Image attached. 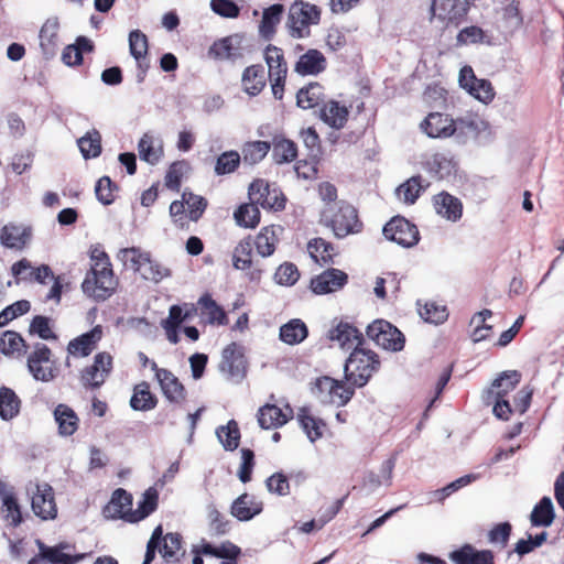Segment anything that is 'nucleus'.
Listing matches in <instances>:
<instances>
[{
  "mask_svg": "<svg viewBox=\"0 0 564 564\" xmlns=\"http://www.w3.org/2000/svg\"><path fill=\"white\" fill-rule=\"evenodd\" d=\"M383 235L404 248H411L420 241V231L413 223L403 216L392 217L383 227Z\"/></svg>",
  "mask_w": 564,
  "mask_h": 564,
  "instance_id": "obj_11",
  "label": "nucleus"
},
{
  "mask_svg": "<svg viewBox=\"0 0 564 564\" xmlns=\"http://www.w3.org/2000/svg\"><path fill=\"white\" fill-rule=\"evenodd\" d=\"M202 314L207 316L209 324L227 325L228 316L225 310L219 306L212 297L210 294L206 293L198 300Z\"/></svg>",
  "mask_w": 564,
  "mask_h": 564,
  "instance_id": "obj_48",
  "label": "nucleus"
},
{
  "mask_svg": "<svg viewBox=\"0 0 564 564\" xmlns=\"http://www.w3.org/2000/svg\"><path fill=\"white\" fill-rule=\"evenodd\" d=\"M419 313L425 322L432 324H441L448 317L446 306L437 304L436 302H426L419 308Z\"/></svg>",
  "mask_w": 564,
  "mask_h": 564,
  "instance_id": "obj_63",
  "label": "nucleus"
},
{
  "mask_svg": "<svg viewBox=\"0 0 564 564\" xmlns=\"http://www.w3.org/2000/svg\"><path fill=\"white\" fill-rule=\"evenodd\" d=\"M521 375L517 370L505 371L496 379L491 388L487 391L486 401L490 402L491 398L507 399L508 394L516 389L520 382Z\"/></svg>",
  "mask_w": 564,
  "mask_h": 564,
  "instance_id": "obj_35",
  "label": "nucleus"
},
{
  "mask_svg": "<svg viewBox=\"0 0 564 564\" xmlns=\"http://www.w3.org/2000/svg\"><path fill=\"white\" fill-rule=\"evenodd\" d=\"M151 369L155 372L161 390L169 401L181 403L185 400L186 390L172 371L159 368L155 361L151 362Z\"/></svg>",
  "mask_w": 564,
  "mask_h": 564,
  "instance_id": "obj_17",
  "label": "nucleus"
},
{
  "mask_svg": "<svg viewBox=\"0 0 564 564\" xmlns=\"http://www.w3.org/2000/svg\"><path fill=\"white\" fill-rule=\"evenodd\" d=\"M147 254L148 252L142 251L140 248L131 247L121 249L118 253V258L123 262L124 265L139 273Z\"/></svg>",
  "mask_w": 564,
  "mask_h": 564,
  "instance_id": "obj_64",
  "label": "nucleus"
},
{
  "mask_svg": "<svg viewBox=\"0 0 564 564\" xmlns=\"http://www.w3.org/2000/svg\"><path fill=\"white\" fill-rule=\"evenodd\" d=\"M319 224L330 229L337 239L360 234L364 229L358 209L344 199L324 206L319 213Z\"/></svg>",
  "mask_w": 564,
  "mask_h": 564,
  "instance_id": "obj_2",
  "label": "nucleus"
},
{
  "mask_svg": "<svg viewBox=\"0 0 564 564\" xmlns=\"http://www.w3.org/2000/svg\"><path fill=\"white\" fill-rule=\"evenodd\" d=\"M491 316L492 312L485 308L471 317L469 326L471 327L470 338L474 343H479L491 337L492 326L486 323Z\"/></svg>",
  "mask_w": 564,
  "mask_h": 564,
  "instance_id": "obj_44",
  "label": "nucleus"
},
{
  "mask_svg": "<svg viewBox=\"0 0 564 564\" xmlns=\"http://www.w3.org/2000/svg\"><path fill=\"white\" fill-rule=\"evenodd\" d=\"M219 370L227 379L239 382L247 372V361L243 348L237 343H230L221 352Z\"/></svg>",
  "mask_w": 564,
  "mask_h": 564,
  "instance_id": "obj_14",
  "label": "nucleus"
},
{
  "mask_svg": "<svg viewBox=\"0 0 564 564\" xmlns=\"http://www.w3.org/2000/svg\"><path fill=\"white\" fill-rule=\"evenodd\" d=\"M264 59L268 65V76L271 82L273 96L281 100L288 76V63L282 48L269 44L264 50Z\"/></svg>",
  "mask_w": 564,
  "mask_h": 564,
  "instance_id": "obj_6",
  "label": "nucleus"
},
{
  "mask_svg": "<svg viewBox=\"0 0 564 564\" xmlns=\"http://www.w3.org/2000/svg\"><path fill=\"white\" fill-rule=\"evenodd\" d=\"M311 257L321 265L333 262L334 245L323 238H314L307 245Z\"/></svg>",
  "mask_w": 564,
  "mask_h": 564,
  "instance_id": "obj_52",
  "label": "nucleus"
},
{
  "mask_svg": "<svg viewBox=\"0 0 564 564\" xmlns=\"http://www.w3.org/2000/svg\"><path fill=\"white\" fill-rule=\"evenodd\" d=\"M321 9L303 0L294 1L288 13L286 28L292 37L303 39L310 36L311 26L321 21Z\"/></svg>",
  "mask_w": 564,
  "mask_h": 564,
  "instance_id": "obj_4",
  "label": "nucleus"
},
{
  "mask_svg": "<svg viewBox=\"0 0 564 564\" xmlns=\"http://www.w3.org/2000/svg\"><path fill=\"white\" fill-rule=\"evenodd\" d=\"M253 241L252 236L239 240L235 246L231 256V263L236 270L243 271L250 281H260L264 269L260 267L258 261L253 260Z\"/></svg>",
  "mask_w": 564,
  "mask_h": 564,
  "instance_id": "obj_8",
  "label": "nucleus"
},
{
  "mask_svg": "<svg viewBox=\"0 0 564 564\" xmlns=\"http://www.w3.org/2000/svg\"><path fill=\"white\" fill-rule=\"evenodd\" d=\"M209 55L216 59H231L242 57L241 39L234 34L214 42L209 48Z\"/></svg>",
  "mask_w": 564,
  "mask_h": 564,
  "instance_id": "obj_30",
  "label": "nucleus"
},
{
  "mask_svg": "<svg viewBox=\"0 0 564 564\" xmlns=\"http://www.w3.org/2000/svg\"><path fill=\"white\" fill-rule=\"evenodd\" d=\"M21 400L17 393L8 388H0V417L9 421L17 416L20 412Z\"/></svg>",
  "mask_w": 564,
  "mask_h": 564,
  "instance_id": "obj_49",
  "label": "nucleus"
},
{
  "mask_svg": "<svg viewBox=\"0 0 564 564\" xmlns=\"http://www.w3.org/2000/svg\"><path fill=\"white\" fill-rule=\"evenodd\" d=\"M32 238V228L22 224L9 223L0 229V242L13 250H23Z\"/></svg>",
  "mask_w": 564,
  "mask_h": 564,
  "instance_id": "obj_20",
  "label": "nucleus"
},
{
  "mask_svg": "<svg viewBox=\"0 0 564 564\" xmlns=\"http://www.w3.org/2000/svg\"><path fill=\"white\" fill-rule=\"evenodd\" d=\"M113 368L112 356L107 351L98 352L94 362L80 371V382L86 390H97L109 377Z\"/></svg>",
  "mask_w": 564,
  "mask_h": 564,
  "instance_id": "obj_10",
  "label": "nucleus"
},
{
  "mask_svg": "<svg viewBox=\"0 0 564 564\" xmlns=\"http://www.w3.org/2000/svg\"><path fill=\"white\" fill-rule=\"evenodd\" d=\"M307 334V327L301 319H291L280 328V339L289 345L300 344Z\"/></svg>",
  "mask_w": 564,
  "mask_h": 564,
  "instance_id": "obj_53",
  "label": "nucleus"
},
{
  "mask_svg": "<svg viewBox=\"0 0 564 564\" xmlns=\"http://www.w3.org/2000/svg\"><path fill=\"white\" fill-rule=\"evenodd\" d=\"M311 393L324 404L346 405L355 394V388L328 376L311 382Z\"/></svg>",
  "mask_w": 564,
  "mask_h": 564,
  "instance_id": "obj_5",
  "label": "nucleus"
},
{
  "mask_svg": "<svg viewBox=\"0 0 564 564\" xmlns=\"http://www.w3.org/2000/svg\"><path fill=\"white\" fill-rule=\"evenodd\" d=\"M422 131L430 138L446 139L456 132L453 118L441 112H431L420 124Z\"/></svg>",
  "mask_w": 564,
  "mask_h": 564,
  "instance_id": "obj_19",
  "label": "nucleus"
},
{
  "mask_svg": "<svg viewBox=\"0 0 564 564\" xmlns=\"http://www.w3.org/2000/svg\"><path fill=\"white\" fill-rule=\"evenodd\" d=\"M325 98L324 87L317 82H312L297 91L296 104L300 108L312 109L322 107L326 102Z\"/></svg>",
  "mask_w": 564,
  "mask_h": 564,
  "instance_id": "obj_36",
  "label": "nucleus"
},
{
  "mask_svg": "<svg viewBox=\"0 0 564 564\" xmlns=\"http://www.w3.org/2000/svg\"><path fill=\"white\" fill-rule=\"evenodd\" d=\"M455 564H495V554L491 550H477L471 544H464L449 554Z\"/></svg>",
  "mask_w": 564,
  "mask_h": 564,
  "instance_id": "obj_25",
  "label": "nucleus"
},
{
  "mask_svg": "<svg viewBox=\"0 0 564 564\" xmlns=\"http://www.w3.org/2000/svg\"><path fill=\"white\" fill-rule=\"evenodd\" d=\"M435 212L451 221H457L463 215V204L459 198L447 192H441L433 196Z\"/></svg>",
  "mask_w": 564,
  "mask_h": 564,
  "instance_id": "obj_29",
  "label": "nucleus"
},
{
  "mask_svg": "<svg viewBox=\"0 0 564 564\" xmlns=\"http://www.w3.org/2000/svg\"><path fill=\"white\" fill-rule=\"evenodd\" d=\"M39 554L29 561V564H35L39 558L45 560L51 564H75L84 557V555H69L63 552L64 544L57 546H47L37 540Z\"/></svg>",
  "mask_w": 564,
  "mask_h": 564,
  "instance_id": "obj_32",
  "label": "nucleus"
},
{
  "mask_svg": "<svg viewBox=\"0 0 564 564\" xmlns=\"http://www.w3.org/2000/svg\"><path fill=\"white\" fill-rule=\"evenodd\" d=\"M294 416V411L290 404L283 408L273 403L262 405L257 413L259 425L264 429H279L285 425Z\"/></svg>",
  "mask_w": 564,
  "mask_h": 564,
  "instance_id": "obj_18",
  "label": "nucleus"
},
{
  "mask_svg": "<svg viewBox=\"0 0 564 564\" xmlns=\"http://www.w3.org/2000/svg\"><path fill=\"white\" fill-rule=\"evenodd\" d=\"M12 274L15 278H20L23 275L24 271H30V278L39 283H46V280H53L55 275L53 274L52 269L47 264H42L37 268H32L31 263L26 259L19 260L15 262L12 268Z\"/></svg>",
  "mask_w": 564,
  "mask_h": 564,
  "instance_id": "obj_47",
  "label": "nucleus"
},
{
  "mask_svg": "<svg viewBox=\"0 0 564 564\" xmlns=\"http://www.w3.org/2000/svg\"><path fill=\"white\" fill-rule=\"evenodd\" d=\"M348 275L339 269H327L311 280V289L315 294H327L344 288Z\"/></svg>",
  "mask_w": 564,
  "mask_h": 564,
  "instance_id": "obj_21",
  "label": "nucleus"
},
{
  "mask_svg": "<svg viewBox=\"0 0 564 564\" xmlns=\"http://www.w3.org/2000/svg\"><path fill=\"white\" fill-rule=\"evenodd\" d=\"M0 497L2 500L1 514L3 520L12 528L19 527L23 521L21 506L14 492L7 490L6 485L1 481Z\"/></svg>",
  "mask_w": 564,
  "mask_h": 564,
  "instance_id": "obj_27",
  "label": "nucleus"
},
{
  "mask_svg": "<svg viewBox=\"0 0 564 564\" xmlns=\"http://www.w3.org/2000/svg\"><path fill=\"white\" fill-rule=\"evenodd\" d=\"M319 119L328 127L340 130L343 129L349 117V109L345 105H340L336 100H328L319 108Z\"/></svg>",
  "mask_w": 564,
  "mask_h": 564,
  "instance_id": "obj_28",
  "label": "nucleus"
},
{
  "mask_svg": "<svg viewBox=\"0 0 564 564\" xmlns=\"http://www.w3.org/2000/svg\"><path fill=\"white\" fill-rule=\"evenodd\" d=\"M328 338L337 341L344 349L361 347L364 344L362 333L354 325L347 322H339L335 327L329 329Z\"/></svg>",
  "mask_w": 564,
  "mask_h": 564,
  "instance_id": "obj_24",
  "label": "nucleus"
},
{
  "mask_svg": "<svg viewBox=\"0 0 564 564\" xmlns=\"http://www.w3.org/2000/svg\"><path fill=\"white\" fill-rule=\"evenodd\" d=\"M268 78L263 65H250L245 68L241 76L242 89L251 97L258 96L265 88Z\"/></svg>",
  "mask_w": 564,
  "mask_h": 564,
  "instance_id": "obj_26",
  "label": "nucleus"
},
{
  "mask_svg": "<svg viewBox=\"0 0 564 564\" xmlns=\"http://www.w3.org/2000/svg\"><path fill=\"white\" fill-rule=\"evenodd\" d=\"M94 50L93 42L85 37L78 36L74 44L65 46L62 52V61L67 66H78L83 64V54Z\"/></svg>",
  "mask_w": 564,
  "mask_h": 564,
  "instance_id": "obj_41",
  "label": "nucleus"
},
{
  "mask_svg": "<svg viewBox=\"0 0 564 564\" xmlns=\"http://www.w3.org/2000/svg\"><path fill=\"white\" fill-rule=\"evenodd\" d=\"M79 150L85 159L97 158L101 153V135L97 130L88 131L78 139Z\"/></svg>",
  "mask_w": 564,
  "mask_h": 564,
  "instance_id": "obj_58",
  "label": "nucleus"
},
{
  "mask_svg": "<svg viewBox=\"0 0 564 564\" xmlns=\"http://www.w3.org/2000/svg\"><path fill=\"white\" fill-rule=\"evenodd\" d=\"M102 327L96 325L89 332L77 336L68 343V354L75 357L89 356L97 348L98 343L102 338Z\"/></svg>",
  "mask_w": 564,
  "mask_h": 564,
  "instance_id": "obj_22",
  "label": "nucleus"
},
{
  "mask_svg": "<svg viewBox=\"0 0 564 564\" xmlns=\"http://www.w3.org/2000/svg\"><path fill=\"white\" fill-rule=\"evenodd\" d=\"M425 188L420 175L412 176L397 188V195L406 204H414Z\"/></svg>",
  "mask_w": 564,
  "mask_h": 564,
  "instance_id": "obj_56",
  "label": "nucleus"
},
{
  "mask_svg": "<svg viewBox=\"0 0 564 564\" xmlns=\"http://www.w3.org/2000/svg\"><path fill=\"white\" fill-rule=\"evenodd\" d=\"M240 162L241 156L237 151H226L217 158L214 171L217 175L231 174L239 167Z\"/></svg>",
  "mask_w": 564,
  "mask_h": 564,
  "instance_id": "obj_59",
  "label": "nucleus"
},
{
  "mask_svg": "<svg viewBox=\"0 0 564 564\" xmlns=\"http://www.w3.org/2000/svg\"><path fill=\"white\" fill-rule=\"evenodd\" d=\"M59 21L56 17L47 19L40 30V45L45 54H54L59 43Z\"/></svg>",
  "mask_w": 564,
  "mask_h": 564,
  "instance_id": "obj_42",
  "label": "nucleus"
},
{
  "mask_svg": "<svg viewBox=\"0 0 564 564\" xmlns=\"http://www.w3.org/2000/svg\"><path fill=\"white\" fill-rule=\"evenodd\" d=\"M327 61L324 54L315 48H311L302 54L294 65V70L303 76L317 75L326 69Z\"/></svg>",
  "mask_w": 564,
  "mask_h": 564,
  "instance_id": "obj_31",
  "label": "nucleus"
},
{
  "mask_svg": "<svg viewBox=\"0 0 564 564\" xmlns=\"http://www.w3.org/2000/svg\"><path fill=\"white\" fill-rule=\"evenodd\" d=\"M272 156L278 164L293 162L297 156V145L292 140L275 137L273 139Z\"/></svg>",
  "mask_w": 564,
  "mask_h": 564,
  "instance_id": "obj_51",
  "label": "nucleus"
},
{
  "mask_svg": "<svg viewBox=\"0 0 564 564\" xmlns=\"http://www.w3.org/2000/svg\"><path fill=\"white\" fill-rule=\"evenodd\" d=\"M430 11L431 20L437 18L446 26H458L468 14L469 3L467 0H433Z\"/></svg>",
  "mask_w": 564,
  "mask_h": 564,
  "instance_id": "obj_13",
  "label": "nucleus"
},
{
  "mask_svg": "<svg viewBox=\"0 0 564 564\" xmlns=\"http://www.w3.org/2000/svg\"><path fill=\"white\" fill-rule=\"evenodd\" d=\"M249 199L264 209L282 210L285 197L280 189L271 187L263 178H256L248 188Z\"/></svg>",
  "mask_w": 564,
  "mask_h": 564,
  "instance_id": "obj_12",
  "label": "nucleus"
},
{
  "mask_svg": "<svg viewBox=\"0 0 564 564\" xmlns=\"http://www.w3.org/2000/svg\"><path fill=\"white\" fill-rule=\"evenodd\" d=\"M140 275L149 281L159 282L170 274L169 269L164 268L161 263L153 260L151 254L148 252L144 258L143 265L139 271Z\"/></svg>",
  "mask_w": 564,
  "mask_h": 564,
  "instance_id": "obj_61",
  "label": "nucleus"
},
{
  "mask_svg": "<svg viewBox=\"0 0 564 564\" xmlns=\"http://www.w3.org/2000/svg\"><path fill=\"white\" fill-rule=\"evenodd\" d=\"M284 13L283 4L275 3L263 10L262 19L259 25L261 35L271 39L275 33L276 25L281 22Z\"/></svg>",
  "mask_w": 564,
  "mask_h": 564,
  "instance_id": "obj_46",
  "label": "nucleus"
},
{
  "mask_svg": "<svg viewBox=\"0 0 564 564\" xmlns=\"http://www.w3.org/2000/svg\"><path fill=\"white\" fill-rule=\"evenodd\" d=\"M217 436L226 451H235L240 442L238 423L235 420H230L227 425L217 429Z\"/></svg>",
  "mask_w": 564,
  "mask_h": 564,
  "instance_id": "obj_57",
  "label": "nucleus"
},
{
  "mask_svg": "<svg viewBox=\"0 0 564 564\" xmlns=\"http://www.w3.org/2000/svg\"><path fill=\"white\" fill-rule=\"evenodd\" d=\"M296 416L301 427L304 430L307 437L312 442L323 437L324 430L326 429V423L324 422V420L313 415L310 408H300Z\"/></svg>",
  "mask_w": 564,
  "mask_h": 564,
  "instance_id": "obj_37",
  "label": "nucleus"
},
{
  "mask_svg": "<svg viewBox=\"0 0 564 564\" xmlns=\"http://www.w3.org/2000/svg\"><path fill=\"white\" fill-rule=\"evenodd\" d=\"M207 520L209 530L213 535L220 536L229 532V520L226 519V517L216 508V506H208Z\"/></svg>",
  "mask_w": 564,
  "mask_h": 564,
  "instance_id": "obj_62",
  "label": "nucleus"
},
{
  "mask_svg": "<svg viewBox=\"0 0 564 564\" xmlns=\"http://www.w3.org/2000/svg\"><path fill=\"white\" fill-rule=\"evenodd\" d=\"M262 509L261 501H257L252 496L245 492L234 500L230 513L239 521H249L261 513Z\"/></svg>",
  "mask_w": 564,
  "mask_h": 564,
  "instance_id": "obj_33",
  "label": "nucleus"
},
{
  "mask_svg": "<svg viewBox=\"0 0 564 564\" xmlns=\"http://www.w3.org/2000/svg\"><path fill=\"white\" fill-rule=\"evenodd\" d=\"M130 54L137 62L139 83H142L150 68L148 36L140 30H133L129 34Z\"/></svg>",
  "mask_w": 564,
  "mask_h": 564,
  "instance_id": "obj_16",
  "label": "nucleus"
},
{
  "mask_svg": "<svg viewBox=\"0 0 564 564\" xmlns=\"http://www.w3.org/2000/svg\"><path fill=\"white\" fill-rule=\"evenodd\" d=\"M554 508L549 497H543L533 508L530 521L533 527H550L554 521Z\"/></svg>",
  "mask_w": 564,
  "mask_h": 564,
  "instance_id": "obj_50",
  "label": "nucleus"
},
{
  "mask_svg": "<svg viewBox=\"0 0 564 564\" xmlns=\"http://www.w3.org/2000/svg\"><path fill=\"white\" fill-rule=\"evenodd\" d=\"M202 552L205 555H210L218 558H224L226 564H235V561L240 556L241 550L231 541H225L219 545H214L209 542L203 541Z\"/></svg>",
  "mask_w": 564,
  "mask_h": 564,
  "instance_id": "obj_43",
  "label": "nucleus"
},
{
  "mask_svg": "<svg viewBox=\"0 0 564 564\" xmlns=\"http://www.w3.org/2000/svg\"><path fill=\"white\" fill-rule=\"evenodd\" d=\"M89 258L90 270L82 283L83 292L96 301H106L118 285L110 258L100 246L91 247Z\"/></svg>",
  "mask_w": 564,
  "mask_h": 564,
  "instance_id": "obj_1",
  "label": "nucleus"
},
{
  "mask_svg": "<svg viewBox=\"0 0 564 564\" xmlns=\"http://www.w3.org/2000/svg\"><path fill=\"white\" fill-rule=\"evenodd\" d=\"M181 549L182 535L176 532H170L164 535L163 545L159 551L166 562H177Z\"/></svg>",
  "mask_w": 564,
  "mask_h": 564,
  "instance_id": "obj_60",
  "label": "nucleus"
},
{
  "mask_svg": "<svg viewBox=\"0 0 564 564\" xmlns=\"http://www.w3.org/2000/svg\"><path fill=\"white\" fill-rule=\"evenodd\" d=\"M236 223L245 228H256L261 218V214L257 204L246 203L241 204L234 213Z\"/></svg>",
  "mask_w": 564,
  "mask_h": 564,
  "instance_id": "obj_54",
  "label": "nucleus"
},
{
  "mask_svg": "<svg viewBox=\"0 0 564 564\" xmlns=\"http://www.w3.org/2000/svg\"><path fill=\"white\" fill-rule=\"evenodd\" d=\"M128 513H132V495L123 488H118L104 508V514L112 520L121 519L128 522Z\"/></svg>",
  "mask_w": 564,
  "mask_h": 564,
  "instance_id": "obj_23",
  "label": "nucleus"
},
{
  "mask_svg": "<svg viewBox=\"0 0 564 564\" xmlns=\"http://www.w3.org/2000/svg\"><path fill=\"white\" fill-rule=\"evenodd\" d=\"M271 144L267 141H249L241 149L242 159L248 164H257L262 161L270 151Z\"/></svg>",
  "mask_w": 564,
  "mask_h": 564,
  "instance_id": "obj_55",
  "label": "nucleus"
},
{
  "mask_svg": "<svg viewBox=\"0 0 564 564\" xmlns=\"http://www.w3.org/2000/svg\"><path fill=\"white\" fill-rule=\"evenodd\" d=\"M31 507L34 514L42 520H53L57 516V506L53 488L44 482L37 484L32 495Z\"/></svg>",
  "mask_w": 564,
  "mask_h": 564,
  "instance_id": "obj_15",
  "label": "nucleus"
},
{
  "mask_svg": "<svg viewBox=\"0 0 564 564\" xmlns=\"http://www.w3.org/2000/svg\"><path fill=\"white\" fill-rule=\"evenodd\" d=\"M26 348L23 337L14 330H6L0 337V351L6 356L22 357Z\"/></svg>",
  "mask_w": 564,
  "mask_h": 564,
  "instance_id": "obj_45",
  "label": "nucleus"
},
{
  "mask_svg": "<svg viewBox=\"0 0 564 564\" xmlns=\"http://www.w3.org/2000/svg\"><path fill=\"white\" fill-rule=\"evenodd\" d=\"M159 505V492L155 488H148L142 495V499L138 503V508L135 510L132 509V513H128V522L137 523L147 517H149L152 512H154Z\"/></svg>",
  "mask_w": 564,
  "mask_h": 564,
  "instance_id": "obj_40",
  "label": "nucleus"
},
{
  "mask_svg": "<svg viewBox=\"0 0 564 564\" xmlns=\"http://www.w3.org/2000/svg\"><path fill=\"white\" fill-rule=\"evenodd\" d=\"M54 420L58 426V434L62 436L74 435L79 427V417L77 413L67 404L59 403L55 406Z\"/></svg>",
  "mask_w": 564,
  "mask_h": 564,
  "instance_id": "obj_34",
  "label": "nucleus"
},
{
  "mask_svg": "<svg viewBox=\"0 0 564 564\" xmlns=\"http://www.w3.org/2000/svg\"><path fill=\"white\" fill-rule=\"evenodd\" d=\"M252 241L259 256L262 258L272 256L279 242L275 226L270 225L262 227L256 237H252Z\"/></svg>",
  "mask_w": 564,
  "mask_h": 564,
  "instance_id": "obj_38",
  "label": "nucleus"
},
{
  "mask_svg": "<svg viewBox=\"0 0 564 564\" xmlns=\"http://www.w3.org/2000/svg\"><path fill=\"white\" fill-rule=\"evenodd\" d=\"M52 350L47 345L37 343L33 351L28 356V369L37 381L48 382L56 378L58 367L52 359Z\"/></svg>",
  "mask_w": 564,
  "mask_h": 564,
  "instance_id": "obj_7",
  "label": "nucleus"
},
{
  "mask_svg": "<svg viewBox=\"0 0 564 564\" xmlns=\"http://www.w3.org/2000/svg\"><path fill=\"white\" fill-rule=\"evenodd\" d=\"M366 334L386 350L400 351L405 344L404 335L394 325L383 319L372 322L367 327Z\"/></svg>",
  "mask_w": 564,
  "mask_h": 564,
  "instance_id": "obj_9",
  "label": "nucleus"
},
{
  "mask_svg": "<svg viewBox=\"0 0 564 564\" xmlns=\"http://www.w3.org/2000/svg\"><path fill=\"white\" fill-rule=\"evenodd\" d=\"M158 404V398L151 392L150 383L142 381L133 387V393L130 399V406L134 411H150Z\"/></svg>",
  "mask_w": 564,
  "mask_h": 564,
  "instance_id": "obj_39",
  "label": "nucleus"
},
{
  "mask_svg": "<svg viewBox=\"0 0 564 564\" xmlns=\"http://www.w3.org/2000/svg\"><path fill=\"white\" fill-rule=\"evenodd\" d=\"M378 354L362 347H355L345 362V379L351 387H365L380 368Z\"/></svg>",
  "mask_w": 564,
  "mask_h": 564,
  "instance_id": "obj_3",
  "label": "nucleus"
}]
</instances>
